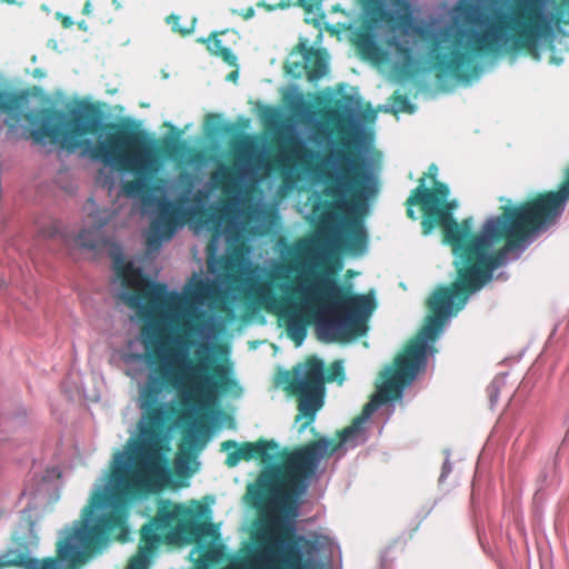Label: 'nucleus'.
Segmentation results:
<instances>
[{
    "mask_svg": "<svg viewBox=\"0 0 569 569\" xmlns=\"http://www.w3.org/2000/svg\"><path fill=\"white\" fill-rule=\"evenodd\" d=\"M31 127L30 137L36 143L47 140L68 151L81 147H90L92 159L116 168L121 172L134 174V179L122 184V191L128 197H137L149 190L148 179L154 171L152 141L143 130L130 124L110 122L104 128L109 131L106 140L91 146L82 139L96 134L103 129V113L94 103H83L66 113L54 108H43L24 114Z\"/></svg>",
    "mask_w": 569,
    "mask_h": 569,
    "instance_id": "obj_5",
    "label": "nucleus"
},
{
    "mask_svg": "<svg viewBox=\"0 0 569 569\" xmlns=\"http://www.w3.org/2000/svg\"><path fill=\"white\" fill-rule=\"evenodd\" d=\"M310 253L307 241L300 240L289 248L290 258L274 264L264 280L249 289L254 303L268 312L282 313L288 298L300 295L305 305L299 312L286 316L288 337L300 346L307 336V327L316 323L330 340L349 341L367 332L366 317L371 312V300L357 295L351 287L340 284L327 272L300 281L290 274L299 271Z\"/></svg>",
    "mask_w": 569,
    "mask_h": 569,
    "instance_id": "obj_4",
    "label": "nucleus"
},
{
    "mask_svg": "<svg viewBox=\"0 0 569 569\" xmlns=\"http://www.w3.org/2000/svg\"><path fill=\"white\" fill-rule=\"evenodd\" d=\"M455 11L467 26L483 27L480 31L463 27H445L431 41L430 56L437 76L469 80L479 71L475 56L526 52L539 59V44L552 26H569L565 16L547 12L546 0H510L506 10L483 14L476 0H459Z\"/></svg>",
    "mask_w": 569,
    "mask_h": 569,
    "instance_id": "obj_3",
    "label": "nucleus"
},
{
    "mask_svg": "<svg viewBox=\"0 0 569 569\" xmlns=\"http://www.w3.org/2000/svg\"><path fill=\"white\" fill-rule=\"evenodd\" d=\"M301 106H302V108H305V109H309V104H305V103H302Z\"/></svg>",
    "mask_w": 569,
    "mask_h": 569,
    "instance_id": "obj_41",
    "label": "nucleus"
},
{
    "mask_svg": "<svg viewBox=\"0 0 569 569\" xmlns=\"http://www.w3.org/2000/svg\"><path fill=\"white\" fill-rule=\"evenodd\" d=\"M278 443L273 440L259 439L256 442H242L240 446L234 440H226L221 443V450L234 449L229 452L226 465L229 468L236 467L241 460L250 461L259 459L268 462L274 458Z\"/></svg>",
    "mask_w": 569,
    "mask_h": 569,
    "instance_id": "obj_13",
    "label": "nucleus"
},
{
    "mask_svg": "<svg viewBox=\"0 0 569 569\" xmlns=\"http://www.w3.org/2000/svg\"><path fill=\"white\" fill-rule=\"evenodd\" d=\"M371 24H387L391 30L408 31L413 23L410 0H390L397 13L387 9L385 0H360Z\"/></svg>",
    "mask_w": 569,
    "mask_h": 569,
    "instance_id": "obj_12",
    "label": "nucleus"
},
{
    "mask_svg": "<svg viewBox=\"0 0 569 569\" xmlns=\"http://www.w3.org/2000/svg\"><path fill=\"white\" fill-rule=\"evenodd\" d=\"M209 525L182 503L160 499L156 515L140 530L143 549L156 550L163 542H191L207 535Z\"/></svg>",
    "mask_w": 569,
    "mask_h": 569,
    "instance_id": "obj_10",
    "label": "nucleus"
},
{
    "mask_svg": "<svg viewBox=\"0 0 569 569\" xmlns=\"http://www.w3.org/2000/svg\"><path fill=\"white\" fill-rule=\"evenodd\" d=\"M389 44L391 47H393V49L397 52V54L399 57H401L403 60H406V61H411L412 60V49L409 46H406V44H403L400 41L395 40V39L392 41H390Z\"/></svg>",
    "mask_w": 569,
    "mask_h": 569,
    "instance_id": "obj_26",
    "label": "nucleus"
},
{
    "mask_svg": "<svg viewBox=\"0 0 569 569\" xmlns=\"http://www.w3.org/2000/svg\"><path fill=\"white\" fill-rule=\"evenodd\" d=\"M323 0H297L295 3L291 0H281L274 8L287 9L292 4L302 8L306 13L312 12L315 9L320 8Z\"/></svg>",
    "mask_w": 569,
    "mask_h": 569,
    "instance_id": "obj_23",
    "label": "nucleus"
},
{
    "mask_svg": "<svg viewBox=\"0 0 569 569\" xmlns=\"http://www.w3.org/2000/svg\"><path fill=\"white\" fill-rule=\"evenodd\" d=\"M113 3H117V0H113Z\"/></svg>",
    "mask_w": 569,
    "mask_h": 569,
    "instance_id": "obj_42",
    "label": "nucleus"
},
{
    "mask_svg": "<svg viewBox=\"0 0 569 569\" xmlns=\"http://www.w3.org/2000/svg\"><path fill=\"white\" fill-rule=\"evenodd\" d=\"M356 44L363 56L372 57L379 52V48L369 32L359 33Z\"/></svg>",
    "mask_w": 569,
    "mask_h": 569,
    "instance_id": "obj_20",
    "label": "nucleus"
},
{
    "mask_svg": "<svg viewBox=\"0 0 569 569\" xmlns=\"http://www.w3.org/2000/svg\"><path fill=\"white\" fill-rule=\"evenodd\" d=\"M212 180L228 192L237 187L238 173L231 167H223L212 174Z\"/></svg>",
    "mask_w": 569,
    "mask_h": 569,
    "instance_id": "obj_18",
    "label": "nucleus"
},
{
    "mask_svg": "<svg viewBox=\"0 0 569 569\" xmlns=\"http://www.w3.org/2000/svg\"><path fill=\"white\" fill-rule=\"evenodd\" d=\"M193 443V438L192 437H189V436H183L182 438V442L180 445V448L181 450L183 449V447H191Z\"/></svg>",
    "mask_w": 569,
    "mask_h": 569,
    "instance_id": "obj_32",
    "label": "nucleus"
},
{
    "mask_svg": "<svg viewBox=\"0 0 569 569\" xmlns=\"http://www.w3.org/2000/svg\"><path fill=\"white\" fill-rule=\"evenodd\" d=\"M144 542L140 540L138 553L130 560L127 569H148L149 558L154 550L143 549Z\"/></svg>",
    "mask_w": 569,
    "mask_h": 569,
    "instance_id": "obj_22",
    "label": "nucleus"
},
{
    "mask_svg": "<svg viewBox=\"0 0 569 569\" xmlns=\"http://www.w3.org/2000/svg\"><path fill=\"white\" fill-rule=\"evenodd\" d=\"M16 99L6 91L0 90V111H10L14 108Z\"/></svg>",
    "mask_w": 569,
    "mask_h": 569,
    "instance_id": "obj_28",
    "label": "nucleus"
},
{
    "mask_svg": "<svg viewBox=\"0 0 569 569\" xmlns=\"http://www.w3.org/2000/svg\"><path fill=\"white\" fill-rule=\"evenodd\" d=\"M449 316L451 315L429 309V315L417 336L395 358L392 367H388L381 373L382 381L378 395L365 405L363 415L368 416L379 405L401 397L403 388L411 383L418 372L425 368L428 343L438 338Z\"/></svg>",
    "mask_w": 569,
    "mask_h": 569,
    "instance_id": "obj_8",
    "label": "nucleus"
},
{
    "mask_svg": "<svg viewBox=\"0 0 569 569\" xmlns=\"http://www.w3.org/2000/svg\"><path fill=\"white\" fill-rule=\"evenodd\" d=\"M296 49L302 56L303 68L309 80H318L326 74L327 60L322 50L307 47L305 43H299Z\"/></svg>",
    "mask_w": 569,
    "mask_h": 569,
    "instance_id": "obj_14",
    "label": "nucleus"
},
{
    "mask_svg": "<svg viewBox=\"0 0 569 569\" xmlns=\"http://www.w3.org/2000/svg\"><path fill=\"white\" fill-rule=\"evenodd\" d=\"M226 31L212 32L207 39H199L200 42L204 43L207 50L216 57L221 58L230 67H237V57L231 49L224 47L222 41L218 38L220 34H224Z\"/></svg>",
    "mask_w": 569,
    "mask_h": 569,
    "instance_id": "obj_16",
    "label": "nucleus"
},
{
    "mask_svg": "<svg viewBox=\"0 0 569 569\" xmlns=\"http://www.w3.org/2000/svg\"><path fill=\"white\" fill-rule=\"evenodd\" d=\"M204 559L207 561H212V556H211V552L210 551H207L204 555H203Z\"/></svg>",
    "mask_w": 569,
    "mask_h": 569,
    "instance_id": "obj_38",
    "label": "nucleus"
},
{
    "mask_svg": "<svg viewBox=\"0 0 569 569\" xmlns=\"http://www.w3.org/2000/svg\"><path fill=\"white\" fill-rule=\"evenodd\" d=\"M218 119V116L217 114H208L207 116V120L208 122L211 121V120H217Z\"/></svg>",
    "mask_w": 569,
    "mask_h": 569,
    "instance_id": "obj_39",
    "label": "nucleus"
},
{
    "mask_svg": "<svg viewBox=\"0 0 569 569\" xmlns=\"http://www.w3.org/2000/svg\"><path fill=\"white\" fill-rule=\"evenodd\" d=\"M242 18L248 20V19H251L253 16H254V9L253 8H248L246 9L242 13H241Z\"/></svg>",
    "mask_w": 569,
    "mask_h": 569,
    "instance_id": "obj_33",
    "label": "nucleus"
},
{
    "mask_svg": "<svg viewBox=\"0 0 569 569\" xmlns=\"http://www.w3.org/2000/svg\"><path fill=\"white\" fill-rule=\"evenodd\" d=\"M177 148H178V146L174 140H166L163 142V147H162L163 152L167 154H170V156L177 151Z\"/></svg>",
    "mask_w": 569,
    "mask_h": 569,
    "instance_id": "obj_30",
    "label": "nucleus"
},
{
    "mask_svg": "<svg viewBox=\"0 0 569 569\" xmlns=\"http://www.w3.org/2000/svg\"><path fill=\"white\" fill-rule=\"evenodd\" d=\"M1 2H6V3H9V4H14V3H18L17 0H0Z\"/></svg>",
    "mask_w": 569,
    "mask_h": 569,
    "instance_id": "obj_40",
    "label": "nucleus"
},
{
    "mask_svg": "<svg viewBox=\"0 0 569 569\" xmlns=\"http://www.w3.org/2000/svg\"><path fill=\"white\" fill-rule=\"evenodd\" d=\"M56 18L60 21L64 29L71 28L73 26V21L69 16L58 12Z\"/></svg>",
    "mask_w": 569,
    "mask_h": 569,
    "instance_id": "obj_29",
    "label": "nucleus"
},
{
    "mask_svg": "<svg viewBox=\"0 0 569 569\" xmlns=\"http://www.w3.org/2000/svg\"><path fill=\"white\" fill-rule=\"evenodd\" d=\"M239 72L238 70H233L227 76V80L229 81H236L238 79Z\"/></svg>",
    "mask_w": 569,
    "mask_h": 569,
    "instance_id": "obj_35",
    "label": "nucleus"
},
{
    "mask_svg": "<svg viewBox=\"0 0 569 569\" xmlns=\"http://www.w3.org/2000/svg\"><path fill=\"white\" fill-rule=\"evenodd\" d=\"M340 144L343 149L335 153L338 160L337 172L323 173L327 182L325 193L332 199L330 207L345 214L341 228L333 234L335 244L346 252L359 254L365 252L368 246V233L362 216L368 200L378 189L365 160L349 151L352 141L341 139Z\"/></svg>",
    "mask_w": 569,
    "mask_h": 569,
    "instance_id": "obj_7",
    "label": "nucleus"
},
{
    "mask_svg": "<svg viewBox=\"0 0 569 569\" xmlns=\"http://www.w3.org/2000/svg\"><path fill=\"white\" fill-rule=\"evenodd\" d=\"M448 196L446 183L435 181L432 188H427L425 177H420L405 204L411 220L417 219L413 207H420L425 236L441 227L445 242L456 256L455 281L437 288L427 301L428 309L456 315L472 293L491 280L507 252L522 248L557 222L569 200V168L557 190L537 192L517 204L501 207V212L488 218L477 233L472 232L471 219L457 222L452 218Z\"/></svg>",
    "mask_w": 569,
    "mask_h": 569,
    "instance_id": "obj_2",
    "label": "nucleus"
},
{
    "mask_svg": "<svg viewBox=\"0 0 569 569\" xmlns=\"http://www.w3.org/2000/svg\"><path fill=\"white\" fill-rule=\"evenodd\" d=\"M142 336L149 339L153 346H157L161 341L162 332L159 326H144L141 330Z\"/></svg>",
    "mask_w": 569,
    "mask_h": 569,
    "instance_id": "obj_25",
    "label": "nucleus"
},
{
    "mask_svg": "<svg viewBox=\"0 0 569 569\" xmlns=\"http://www.w3.org/2000/svg\"><path fill=\"white\" fill-rule=\"evenodd\" d=\"M326 114H327L330 119H337V117H338V113H337V111H335V110H328V111H326Z\"/></svg>",
    "mask_w": 569,
    "mask_h": 569,
    "instance_id": "obj_36",
    "label": "nucleus"
},
{
    "mask_svg": "<svg viewBox=\"0 0 569 569\" xmlns=\"http://www.w3.org/2000/svg\"><path fill=\"white\" fill-rule=\"evenodd\" d=\"M437 174H438V167L435 163H431L428 168V171L425 172L421 177H425V180L427 178H430L435 182V181H438Z\"/></svg>",
    "mask_w": 569,
    "mask_h": 569,
    "instance_id": "obj_31",
    "label": "nucleus"
},
{
    "mask_svg": "<svg viewBox=\"0 0 569 569\" xmlns=\"http://www.w3.org/2000/svg\"><path fill=\"white\" fill-rule=\"evenodd\" d=\"M241 259L238 254L223 256L220 259V267L227 274H232L238 271Z\"/></svg>",
    "mask_w": 569,
    "mask_h": 569,
    "instance_id": "obj_24",
    "label": "nucleus"
},
{
    "mask_svg": "<svg viewBox=\"0 0 569 569\" xmlns=\"http://www.w3.org/2000/svg\"><path fill=\"white\" fill-rule=\"evenodd\" d=\"M109 221V217L97 221V226L92 229H82L76 237V243L79 247L96 249L101 244L100 228Z\"/></svg>",
    "mask_w": 569,
    "mask_h": 569,
    "instance_id": "obj_17",
    "label": "nucleus"
},
{
    "mask_svg": "<svg viewBox=\"0 0 569 569\" xmlns=\"http://www.w3.org/2000/svg\"><path fill=\"white\" fill-rule=\"evenodd\" d=\"M197 350L196 358L169 368L158 350L148 357L152 368L140 393L142 411L139 438L129 440L126 451H117L110 467L111 492L96 490L81 518L57 543V556L29 569H78L110 538L129 536L128 502L161 492L169 486L164 453L169 450L164 428L170 418L168 403L160 401L164 386L177 390L184 407L202 409L237 386L229 361H216Z\"/></svg>",
    "mask_w": 569,
    "mask_h": 569,
    "instance_id": "obj_1",
    "label": "nucleus"
},
{
    "mask_svg": "<svg viewBox=\"0 0 569 569\" xmlns=\"http://www.w3.org/2000/svg\"><path fill=\"white\" fill-rule=\"evenodd\" d=\"M34 562V559H30L23 553H16L14 551H9L7 555L0 558V569L9 567H29L31 563Z\"/></svg>",
    "mask_w": 569,
    "mask_h": 569,
    "instance_id": "obj_19",
    "label": "nucleus"
},
{
    "mask_svg": "<svg viewBox=\"0 0 569 569\" xmlns=\"http://www.w3.org/2000/svg\"><path fill=\"white\" fill-rule=\"evenodd\" d=\"M113 269L121 284L131 292L121 293V299L142 316L154 319L169 318L184 306L188 319L182 322L186 333L200 336L211 330L212 317L198 308L213 296L217 286L209 280L198 279L182 297L176 291L168 292L167 284L149 280L131 261L121 254L114 256Z\"/></svg>",
    "mask_w": 569,
    "mask_h": 569,
    "instance_id": "obj_6",
    "label": "nucleus"
},
{
    "mask_svg": "<svg viewBox=\"0 0 569 569\" xmlns=\"http://www.w3.org/2000/svg\"><path fill=\"white\" fill-rule=\"evenodd\" d=\"M188 199L180 198L176 201L163 200L159 206V216L153 219L146 237V244L149 250H158L163 240H170L178 226L187 221L196 220L200 224H211L214 230L207 246L208 256H212L216 250V238L220 233V226L224 218L222 210L208 212L199 206L184 207Z\"/></svg>",
    "mask_w": 569,
    "mask_h": 569,
    "instance_id": "obj_11",
    "label": "nucleus"
},
{
    "mask_svg": "<svg viewBox=\"0 0 569 569\" xmlns=\"http://www.w3.org/2000/svg\"><path fill=\"white\" fill-rule=\"evenodd\" d=\"M166 22L171 27L173 32L179 33L181 37H187L193 33L197 24V18L193 17L189 26L182 27L180 24V16L171 13L166 18Z\"/></svg>",
    "mask_w": 569,
    "mask_h": 569,
    "instance_id": "obj_21",
    "label": "nucleus"
},
{
    "mask_svg": "<svg viewBox=\"0 0 569 569\" xmlns=\"http://www.w3.org/2000/svg\"><path fill=\"white\" fill-rule=\"evenodd\" d=\"M77 24H78V28L80 30H82V31H87L88 30V26H87L86 21H83V20L79 21Z\"/></svg>",
    "mask_w": 569,
    "mask_h": 569,
    "instance_id": "obj_37",
    "label": "nucleus"
},
{
    "mask_svg": "<svg viewBox=\"0 0 569 569\" xmlns=\"http://www.w3.org/2000/svg\"><path fill=\"white\" fill-rule=\"evenodd\" d=\"M315 153L307 148L298 138L290 136L284 143V156L274 157L272 163L278 168L286 167V159L306 166L305 158L312 157Z\"/></svg>",
    "mask_w": 569,
    "mask_h": 569,
    "instance_id": "obj_15",
    "label": "nucleus"
},
{
    "mask_svg": "<svg viewBox=\"0 0 569 569\" xmlns=\"http://www.w3.org/2000/svg\"><path fill=\"white\" fill-rule=\"evenodd\" d=\"M343 380L345 369L340 361L332 362L326 371L325 362L317 357L308 358L305 363L297 365L286 373L284 390L298 400L299 413L296 422L306 419L298 427L299 432L315 421L317 412L322 407L325 383H342Z\"/></svg>",
    "mask_w": 569,
    "mask_h": 569,
    "instance_id": "obj_9",
    "label": "nucleus"
},
{
    "mask_svg": "<svg viewBox=\"0 0 569 569\" xmlns=\"http://www.w3.org/2000/svg\"><path fill=\"white\" fill-rule=\"evenodd\" d=\"M392 104L398 111L411 112L413 110L408 97L405 94L395 93L392 96Z\"/></svg>",
    "mask_w": 569,
    "mask_h": 569,
    "instance_id": "obj_27",
    "label": "nucleus"
},
{
    "mask_svg": "<svg viewBox=\"0 0 569 569\" xmlns=\"http://www.w3.org/2000/svg\"><path fill=\"white\" fill-rule=\"evenodd\" d=\"M91 12H92L91 0H87L82 8V13L86 16H89Z\"/></svg>",
    "mask_w": 569,
    "mask_h": 569,
    "instance_id": "obj_34",
    "label": "nucleus"
}]
</instances>
